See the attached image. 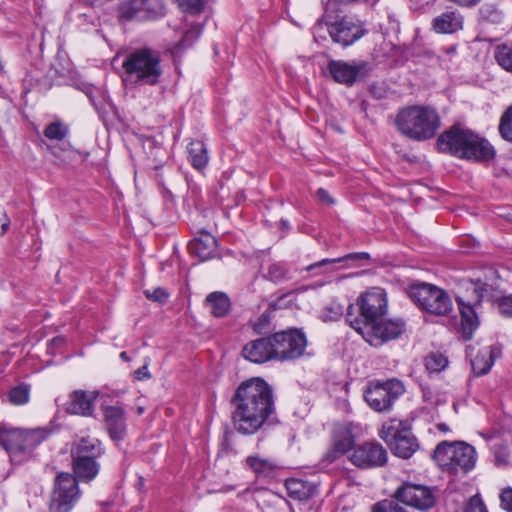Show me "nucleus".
I'll return each mask as SVG.
<instances>
[{"mask_svg":"<svg viewBox=\"0 0 512 512\" xmlns=\"http://www.w3.org/2000/svg\"><path fill=\"white\" fill-rule=\"evenodd\" d=\"M231 404L235 429L244 435L254 434L275 410L273 389L264 379L251 378L238 386Z\"/></svg>","mask_w":512,"mask_h":512,"instance_id":"1","label":"nucleus"},{"mask_svg":"<svg viewBox=\"0 0 512 512\" xmlns=\"http://www.w3.org/2000/svg\"><path fill=\"white\" fill-rule=\"evenodd\" d=\"M75 477L69 473H60L55 479V487L50 505L51 512H70L77 502L80 492L78 480L91 481L99 471L95 457H73Z\"/></svg>","mask_w":512,"mask_h":512,"instance_id":"2","label":"nucleus"},{"mask_svg":"<svg viewBox=\"0 0 512 512\" xmlns=\"http://www.w3.org/2000/svg\"><path fill=\"white\" fill-rule=\"evenodd\" d=\"M437 147L441 152L476 161L490 160L495 153L486 139L459 125L442 133L437 139Z\"/></svg>","mask_w":512,"mask_h":512,"instance_id":"3","label":"nucleus"},{"mask_svg":"<svg viewBox=\"0 0 512 512\" xmlns=\"http://www.w3.org/2000/svg\"><path fill=\"white\" fill-rule=\"evenodd\" d=\"M122 68L123 81L130 86L157 85L163 73L159 53L150 48L129 52L122 63Z\"/></svg>","mask_w":512,"mask_h":512,"instance_id":"4","label":"nucleus"},{"mask_svg":"<svg viewBox=\"0 0 512 512\" xmlns=\"http://www.w3.org/2000/svg\"><path fill=\"white\" fill-rule=\"evenodd\" d=\"M395 124L399 132L414 141L432 139L441 126L436 109L430 106H408L401 109L396 116Z\"/></svg>","mask_w":512,"mask_h":512,"instance_id":"5","label":"nucleus"},{"mask_svg":"<svg viewBox=\"0 0 512 512\" xmlns=\"http://www.w3.org/2000/svg\"><path fill=\"white\" fill-rule=\"evenodd\" d=\"M359 314L353 312V305L347 307L346 321L358 333L367 324L381 319L388 309L387 294L383 288L372 287L357 298Z\"/></svg>","mask_w":512,"mask_h":512,"instance_id":"6","label":"nucleus"},{"mask_svg":"<svg viewBox=\"0 0 512 512\" xmlns=\"http://www.w3.org/2000/svg\"><path fill=\"white\" fill-rule=\"evenodd\" d=\"M433 458L444 471L466 474L475 466L476 452L465 442L443 441L437 445Z\"/></svg>","mask_w":512,"mask_h":512,"instance_id":"7","label":"nucleus"},{"mask_svg":"<svg viewBox=\"0 0 512 512\" xmlns=\"http://www.w3.org/2000/svg\"><path fill=\"white\" fill-rule=\"evenodd\" d=\"M407 295L422 311L432 315H448L453 309L449 294L432 284H412L407 289Z\"/></svg>","mask_w":512,"mask_h":512,"instance_id":"8","label":"nucleus"},{"mask_svg":"<svg viewBox=\"0 0 512 512\" xmlns=\"http://www.w3.org/2000/svg\"><path fill=\"white\" fill-rule=\"evenodd\" d=\"M471 291V296L456 297V302L461 315V335L464 340H470L479 326L477 307L480 305L484 294L487 292L486 284L480 280L468 283L467 292Z\"/></svg>","mask_w":512,"mask_h":512,"instance_id":"9","label":"nucleus"},{"mask_svg":"<svg viewBox=\"0 0 512 512\" xmlns=\"http://www.w3.org/2000/svg\"><path fill=\"white\" fill-rule=\"evenodd\" d=\"M392 453L400 458H410L418 449L417 439L404 422L392 420L384 424L380 434Z\"/></svg>","mask_w":512,"mask_h":512,"instance_id":"10","label":"nucleus"},{"mask_svg":"<svg viewBox=\"0 0 512 512\" xmlns=\"http://www.w3.org/2000/svg\"><path fill=\"white\" fill-rule=\"evenodd\" d=\"M405 391L404 385L397 379L370 383L364 392L367 404L377 412L389 411L399 396Z\"/></svg>","mask_w":512,"mask_h":512,"instance_id":"11","label":"nucleus"},{"mask_svg":"<svg viewBox=\"0 0 512 512\" xmlns=\"http://www.w3.org/2000/svg\"><path fill=\"white\" fill-rule=\"evenodd\" d=\"M337 13H331V18L326 12L324 15L329 35L335 43L349 46L363 37L365 30L361 21L347 15L339 17Z\"/></svg>","mask_w":512,"mask_h":512,"instance_id":"12","label":"nucleus"},{"mask_svg":"<svg viewBox=\"0 0 512 512\" xmlns=\"http://www.w3.org/2000/svg\"><path fill=\"white\" fill-rule=\"evenodd\" d=\"M274 359L285 361L300 357L307 345V340L300 330L291 329L271 336Z\"/></svg>","mask_w":512,"mask_h":512,"instance_id":"13","label":"nucleus"},{"mask_svg":"<svg viewBox=\"0 0 512 512\" xmlns=\"http://www.w3.org/2000/svg\"><path fill=\"white\" fill-rule=\"evenodd\" d=\"M364 327L359 334L371 346L378 347L388 341L399 338L404 333L406 324L401 318L388 320H382L381 318Z\"/></svg>","mask_w":512,"mask_h":512,"instance_id":"14","label":"nucleus"},{"mask_svg":"<svg viewBox=\"0 0 512 512\" xmlns=\"http://www.w3.org/2000/svg\"><path fill=\"white\" fill-rule=\"evenodd\" d=\"M327 68L335 82L346 86H352L356 81L363 80L371 71L366 61L331 60Z\"/></svg>","mask_w":512,"mask_h":512,"instance_id":"15","label":"nucleus"},{"mask_svg":"<svg viewBox=\"0 0 512 512\" xmlns=\"http://www.w3.org/2000/svg\"><path fill=\"white\" fill-rule=\"evenodd\" d=\"M395 498L418 510L426 511L436 503L435 491L431 487L404 483L395 491Z\"/></svg>","mask_w":512,"mask_h":512,"instance_id":"16","label":"nucleus"},{"mask_svg":"<svg viewBox=\"0 0 512 512\" xmlns=\"http://www.w3.org/2000/svg\"><path fill=\"white\" fill-rule=\"evenodd\" d=\"M387 458V451L377 442H365L355 447L349 456L350 461L361 469L382 467Z\"/></svg>","mask_w":512,"mask_h":512,"instance_id":"17","label":"nucleus"},{"mask_svg":"<svg viewBox=\"0 0 512 512\" xmlns=\"http://www.w3.org/2000/svg\"><path fill=\"white\" fill-rule=\"evenodd\" d=\"M103 416L106 430L115 442L124 439L127 431L126 414L121 406H105Z\"/></svg>","mask_w":512,"mask_h":512,"instance_id":"18","label":"nucleus"},{"mask_svg":"<svg viewBox=\"0 0 512 512\" xmlns=\"http://www.w3.org/2000/svg\"><path fill=\"white\" fill-rule=\"evenodd\" d=\"M0 444L7 451L12 462L21 463L26 459L23 447L22 429L0 427Z\"/></svg>","mask_w":512,"mask_h":512,"instance_id":"19","label":"nucleus"},{"mask_svg":"<svg viewBox=\"0 0 512 512\" xmlns=\"http://www.w3.org/2000/svg\"><path fill=\"white\" fill-rule=\"evenodd\" d=\"M242 355L254 363H264L274 359L271 337L260 338L247 343L242 350Z\"/></svg>","mask_w":512,"mask_h":512,"instance_id":"20","label":"nucleus"},{"mask_svg":"<svg viewBox=\"0 0 512 512\" xmlns=\"http://www.w3.org/2000/svg\"><path fill=\"white\" fill-rule=\"evenodd\" d=\"M501 355L499 345H487L482 347L477 355L471 360L472 370L476 376H482L488 373L495 360Z\"/></svg>","mask_w":512,"mask_h":512,"instance_id":"21","label":"nucleus"},{"mask_svg":"<svg viewBox=\"0 0 512 512\" xmlns=\"http://www.w3.org/2000/svg\"><path fill=\"white\" fill-rule=\"evenodd\" d=\"M355 426L352 423L339 424L334 431L332 457L337 458L348 452L355 440Z\"/></svg>","mask_w":512,"mask_h":512,"instance_id":"22","label":"nucleus"},{"mask_svg":"<svg viewBox=\"0 0 512 512\" xmlns=\"http://www.w3.org/2000/svg\"><path fill=\"white\" fill-rule=\"evenodd\" d=\"M98 392L74 391L70 395L67 405V411L72 414L82 416H90L94 410V400L97 398Z\"/></svg>","mask_w":512,"mask_h":512,"instance_id":"23","label":"nucleus"},{"mask_svg":"<svg viewBox=\"0 0 512 512\" xmlns=\"http://www.w3.org/2000/svg\"><path fill=\"white\" fill-rule=\"evenodd\" d=\"M217 248L216 238L208 233L201 232L189 243L191 254L197 256L201 261H205L214 257Z\"/></svg>","mask_w":512,"mask_h":512,"instance_id":"24","label":"nucleus"},{"mask_svg":"<svg viewBox=\"0 0 512 512\" xmlns=\"http://www.w3.org/2000/svg\"><path fill=\"white\" fill-rule=\"evenodd\" d=\"M462 26L463 16L457 10H447L433 20V28L437 33H455L462 29Z\"/></svg>","mask_w":512,"mask_h":512,"instance_id":"25","label":"nucleus"},{"mask_svg":"<svg viewBox=\"0 0 512 512\" xmlns=\"http://www.w3.org/2000/svg\"><path fill=\"white\" fill-rule=\"evenodd\" d=\"M285 487L289 496L295 500H308L317 493V486L307 480L290 478L286 480Z\"/></svg>","mask_w":512,"mask_h":512,"instance_id":"26","label":"nucleus"},{"mask_svg":"<svg viewBox=\"0 0 512 512\" xmlns=\"http://www.w3.org/2000/svg\"><path fill=\"white\" fill-rule=\"evenodd\" d=\"M205 303L211 314L217 318L225 317L231 309L230 299L224 292L215 291L208 294Z\"/></svg>","mask_w":512,"mask_h":512,"instance_id":"27","label":"nucleus"},{"mask_svg":"<svg viewBox=\"0 0 512 512\" xmlns=\"http://www.w3.org/2000/svg\"><path fill=\"white\" fill-rule=\"evenodd\" d=\"M102 452L101 443L98 439L90 436L81 437L75 442L74 447L71 449L72 457H98Z\"/></svg>","mask_w":512,"mask_h":512,"instance_id":"28","label":"nucleus"},{"mask_svg":"<svg viewBox=\"0 0 512 512\" xmlns=\"http://www.w3.org/2000/svg\"><path fill=\"white\" fill-rule=\"evenodd\" d=\"M51 434V431L48 428L45 427H38L33 429H22V436H23V447H24V454L27 458L30 452L41 442L46 440L49 435Z\"/></svg>","mask_w":512,"mask_h":512,"instance_id":"29","label":"nucleus"},{"mask_svg":"<svg viewBox=\"0 0 512 512\" xmlns=\"http://www.w3.org/2000/svg\"><path fill=\"white\" fill-rule=\"evenodd\" d=\"M246 465L258 477H269L278 468L276 462L269 458H262L258 455H250L246 458Z\"/></svg>","mask_w":512,"mask_h":512,"instance_id":"30","label":"nucleus"},{"mask_svg":"<svg viewBox=\"0 0 512 512\" xmlns=\"http://www.w3.org/2000/svg\"><path fill=\"white\" fill-rule=\"evenodd\" d=\"M189 161L197 170L204 169L209 161L206 145L201 140H193L188 145Z\"/></svg>","mask_w":512,"mask_h":512,"instance_id":"31","label":"nucleus"},{"mask_svg":"<svg viewBox=\"0 0 512 512\" xmlns=\"http://www.w3.org/2000/svg\"><path fill=\"white\" fill-rule=\"evenodd\" d=\"M142 0H126L119 6V17L122 20H145L146 12H144V6Z\"/></svg>","mask_w":512,"mask_h":512,"instance_id":"32","label":"nucleus"},{"mask_svg":"<svg viewBox=\"0 0 512 512\" xmlns=\"http://www.w3.org/2000/svg\"><path fill=\"white\" fill-rule=\"evenodd\" d=\"M368 260L369 259V254L366 253V252H360V253H350V254H347L343 257H339V258H335V259H322L318 262H315L311 265H309L307 268H306V271H313L314 269L316 268H321V267H326L328 265H333L335 263H340V262H343V261H346V260Z\"/></svg>","mask_w":512,"mask_h":512,"instance_id":"33","label":"nucleus"},{"mask_svg":"<svg viewBox=\"0 0 512 512\" xmlns=\"http://www.w3.org/2000/svg\"><path fill=\"white\" fill-rule=\"evenodd\" d=\"M344 313V305L332 300L321 312L320 318L323 322L337 321Z\"/></svg>","mask_w":512,"mask_h":512,"instance_id":"34","label":"nucleus"},{"mask_svg":"<svg viewBox=\"0 0 512 512\" xmlns=\"http://www.w3.org/2000/svg\"><path fill=\"white\" fill-rule=\"evenodd\" d=\"M425 366L430 372H440L448 366V359L439 352H432L425 358Z\"/></svg>","mask_w":512,"mask_h":512,"instance_id":"35","label":"nucleus"},{"mask_svg":"<svg viewBox=\"0 0 512 512\" xmlns=\"http://www.w3.org/2000/svg\"><path fill=\"white\" fill-rule=\"evenodd\" d=\"M265 277L275 283L289 279L288 270L284 264L279 262L268 265Z\"/></svg>","mask_w":512,"mask_h":512,"instance_id":"36","label":"nucleus"},{"mask_svg":"<svg viewBox=\"0 0 512 512\" xmlns=\"http://www.w3.org/2000/svg\"><path fill=\"white\" fill-rule=\"evenodd\" d=\"M495 58L503 69L512 73V46H499L496 50Z\"/></svg>","mask_w":512,"mask_h":512,"instance_id":"37","label":"nucleus"},{"mask_svg":"<svg viewBox=\"0 0 512 512\" xmlns=\"http://www.w3.org/2000/svg\"><path fill=\"white\" fill-rule=\"evenodd\" d=\"M397 499H385L372 507V512H408Z\"/></svg>","mask_w":512,"mask_h":512,"instance_id":"38","label":"nucleus"},{"mask_svg":"<svg viewBox=\"0 0 512 512\" xmlns=\"http://www.w3.org/2000/svg\"><path fill=\"white\" fill-rule=\"evenodd\" d=\"M9 401L14 405L26 404L29 400V388L26 385H19L12 388L8 394Z\"/></svg>","mask_w":512,"mask_h":512,"instance_id":"39","label":"nucleus"},{"mask_svg":"<svg viewBox=\"0 0 512 512\" xmlns=\"http://www.w3.org/2000/svg\"><path fill=\"white\" fill-rule=\"evenodd\" d=\"M499 132L505 140L512 142V105L501 117Z\"/></svg>","mask_w":512,"mask_h":512,"instance_id":"40","label":"nucleus"},{"mask_svg":"<svg viewBox=\"0 0 512 512\" xmlns=\"http://www.w3.org/2000/svg\"><path fill=\"white\" fill-rule=\"evenodd\" d=\"M141 2L147 19L156 18L163 14L164 3L162 0H142Z\"/></svg>","mask_w":512,"mask_h":512,"instance_id":"41","label":"nucleus"},{"mask_svg":"<svg viewBox=\"0 0 512 512\" xmlns=\"http://www.w3.org/2000/svg\"><path fill=\"white\" fill-rule=\"evenodd\" d=\"M202 33V28L199 25L193 26L183 36L182 40L175 45L174 52H178L182 48L190 46Z\"/></svg>","mask_w":512,"mask_h":512,"instance_id":"42","label":"nucleus"},{"mask_svg":"<svg viewBox=\"0 0 512 512\" xmlns=\"http://www.w3.org/2000/svg\"><path fill=\"white\" fill-rule=\"evenodd\" d=\"M67 132V128L62 123L53 122L45 128L44 135L51 140H62Z\"/></svg>","mask_w":512,"mask_h":512,"instance_id":"43","label":"nucleus"},{"mask_svg":"<svg viewBox=\"0 0 512 512\" xmlns=\"http://www.w3.org/2000/svg\"><path fill=\"white\" fill-rule=\"evenodd\" d=\"M479 14L483 20H487L492 23H498L502 18L501 12L493 4H484L480 8Z\"/></svg>","mask_w":512,"mask_h":512,"instance_id":"44","label":"nucleus"},{"mask_svg":"<svg viewBox=\"0 0 512 512\" xmlns=\"http://www.w3.org/2000/svg\"><path fill=\"white\" fill-rule=\"evenodd\" d=\"M179 7L188 13L198 14L204 7L203 0H176Z\"/></svg>","mask_w":512,"mask_h":512,"instance_id":"45","label":"nucleus"},{"mask_svg":"<svg viewBox=\"0 0 512 512\" xmlns=\"http://www.w3.org/2000/svg\"><path fill=\"white\" fill-rule=\"evenodd\" d=\"M147 299L158 303H164L168 299V293L163 288H155L152 291L146 290L144 292Z\"/></svg>","mask_w":512,"mask_h":512,"instance_id":"46","label":"nucleus"},{"mask_svg":"<svg viewBox=\"0 0 512 512\" xmlns=\"http://www.w3.org/2000/svg\"><path fill=\"white\" fill-rule=\"evenodd\" d=\"M498 311L504 316L511 318L512 317V296H505L501 298L498 302Z\"/></svg>","mask_w":512,"mask_h":512,"instance_id":"47","label":"nucleus"},{"mask_svg":"<svg viewBox=\"0 0 512 512\" xmlns=\"http://www.w3.org/2000/svg\"><path fill=\"white\" fill-rule=\"evenodd\" d=\"M501 505L508 512H512V488H505L500 494Z\"/></svg>","mask_w":512,"mask_h":512,"instance_id":"48","label":"nucleus"},{"mask_svg":"<svg viewBox=\"0 0 512 512\" xmlns=\"http://www.w3.org/2000/svg\"><path fill=\"white\" fill-rule=\"evenodd\" d=\"M508 452L504 448H497L494 451L495 463L497 466H505L508 463Z\"/></svg>","mask_w":512,"mask_h":512,"instance_id":"49","label":"nucleus"},{"mask_svg":"<svg viewBox=\"0 0 512 512\" xmlns=\"http://www.w3.org/2000/svg\"><path fill=\"white\" fill-rule=\"evenodd\" d=\"M10 226V219L8 218L3 207L0 206V236L5 234Z\"/></svg>","mask_w":512,"mask_h":512,"instance_id":"50","label":"nucleus"},{"mask_svg":"<svg viewBox=\"0 0 512 512\" xmlns=\"http://www.w3.org/2000/svg\"><path fill=\"white\" fill-rule=\"evenodd\" d=\"M268 321H269V317L266 315V314H262L257 321H255L253 324H252V327L254 329V331L258 332V333H261L262 330L266 327V325L268 324Z\"/></svg>","mask_w":512,"mask_h":512,"instance_id":"51","label":"nucleus"},{"mask_svg":"<svg viewBox=\"0 0 512 512\" xmlns=\"http://www.w3.org/2000/svg\"><path fill=\"white\" fill-rule=\"evenodd\" d=\"M134 377L137 380H147L151 378V374L148 371V365L145 364L142 367L138 368L134 371Z\"/></svg>","mask_w":512,"mask_h":512,"instance_id":"52","label":"nucleus"},{"mask_svg":"<svg viewBox=\"0 0 512 512\" xmlns=\"http://www.w3.org/2000/svg\"><path fill=\"white\" fill-rule=\"evenodd\" d=\"M317 196L319 198V200L327 205H333L334 204V200L333 198L329 195V193L323 189V188H319L317 190Z\"/></svg>","mask_w":512,"mask_h":512,"instance_id":"53","label":"nucleus"},{"mask_svg":"<svg viewBox=\"0 0 512 512\" xmlns=\"http://www.w3.org/2000/svg\"><path fill=\"white\" fill-rule=\"evenodd\" d=\"M323 21L319 20L313 27V33L316 35L320 29H322Z\"/></svg>","mask_w":512,"mask_h":512,"instance_id":"54","label":"nucleus"},{"mask_svg":"<svg viewBox=\"0 0 512 512\" xmlns=\"http://www.w3.org/2000/svg\"><path fill=\"white\" fill-rule=\"evenodd\" d=\"M437 428H438V430H439V431H441V432H448V431L450 430V429H449V426H448L447 424H445V423H439V424L437 425Z\"/></svg>","mask_w":512,"mask_h":512,"instance_id":"55","label":"nucleus"},{"mask_svg":"<svg viewBox=\"0 0 512 512\" xmlns=\"http://www.w3.org/2000/svg\"><path fill=\"white\" fill-rule=\"evenodd\" d=\"M120 357H121V359H123V360H125V361H128V360H129L128 355H127V353H126V352H121V353H120Z\"/></svg>","mask_w":512,"mask_h":512,"instance_id":"56","label":"nucleus"},{"mask_svg":"<svg viewBox=\"0 0 512 512\" xmlns=\"http://www.w3.org/2000/svg\"><path fill=\"white\" fill-rule=\"evenodd\" d=\"M473 349L474 348L471 345L467 346L466 350H467L468 355L472 356Z\"/></svg>","mask_w":512,"mask_h":512,"instance_id":"57","label":"nucleus"},{"mask_svg":"<svg viewBox=\"0 0 512 512\" xmlns=\"http://www.w3.org/2000/svg\"><path fill=\"white\" fill-rule=\"evenodd\" d=\"M58 341L60 342V341H61V339L54 338V339L52 340V342H54V343H56V342H58Z\"/></svg>","mask_w":512,"mask_h":512,"instance_id":"58","label":"nucleus"},{"mask_svg":"<svg viewBox=\"0 0 512 512\" xmlns=\"http://www.w3.org/2000/svg\"><path fill=\"white\" fill-rule=\"evenodd\" d=\"M282 224H283V226H286V225H287V222H286V221H284V220H282Z\"/></svg>","mask_w":512,"mask_h":512,"instance_id":"59","label":"nucleus"}]
</instances>
